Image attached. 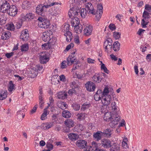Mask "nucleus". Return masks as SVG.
Listing matches in <instances>:
<instances>
[{
  "label": "nucleus",
  "mask_w": 151,
  "mask_h": 151,
  "mask_svg": "<svg viewBox=\"0 0 151 151\" xmlns=\"http://www.w3.org/2000/svg\"><path fill=\"white\" fill-rule=\"evenodd\" d=\"M97 7V10L96 12L93 6L91 3H88L86 5V8L87 10V11L89 13L93 15L96 14V18L99 20L103 13V7L102 5L99 4L98 5Z\"/></svg>",
  "instance_id": "obj_1"
},
{
  "label": "nucleus",
  "mask_w": 151,
  "mask_h": 151,
  "mask_svg": "<svg viewBox=\"0 0 151 151\" xmlns=\"http://www.w3.org/2000/svg\"><path fill=\"white\" fill-rule=\"evenodd\" d=\"M111 107L113 113L112 114L111 112H106L104 114V119L105 121L107 122L112 121L114 117V115H115L116 116L118 114L117 107L115 101L111 102Z\"/></svg>",
  "instance_id": "obj_2"
},
{
  "label": "nucleus",
  "mask_w": 151,
  "mask_h": 151,
  "mask_svg": "<svg viewBox=\"0 0 151 151\" xmlns=\"http://www.w3.org/2000/svg\"><path fill=\"white\" fill-rule=\"evenodd\" d=\"M9 1V0H0V11L1 12L7 13L8 12L10 6Z\"/></svg>",
  "instance_id": "obj_3"
},
{
  "label": "nucleus",
  "mask_w": 151,
  "mask_h": 151,
  "mask_svg": "<svg viewBox=\"0 0 151 151\" xmlns=\"http://www.w3.org/2000/svg\"><path fill=\"white\" fill-rule=\"evenodd\" d=\"M39 20L38 26L39 27L45 29L48 28L50 25V21L44 18L39 17L38 19Z\"/></svg>",
  "instance_id": "obj_4"
},
{
  "label": "nucleus",
  "mask_w": 151,
  "mask_h": 151,
  "mask_svg": "<svg viewBox=\"0 0 151 151\" xmlns=\"http://www.w3.org/2000/svg\"><path fill=\"white\" fill-rule=\"evenodd\" d=\"M100 145V144L93 141L92 142V146H88L86 149L83 150V151H104L103 150L99 148Z\"/></svg>",
  "instance_id": "obj_5"
},
{
  "label": "nucleus",
  "mask_w": 151,
  "mask_h": 151,
  "mask_svg": "<svg viewBox=\"0 0 151 151\" xmlns=\"http://www.w3.org/2000/svg\"><path fill=\"white\" fill-rule=\"evenodd\" d=\"M40 63L45 64L48 62L50 59V54L47 52H41L39 56Z\"/></svg>",
  "instance_id": "obj_6"
},
{
  "label": "nucleus",
  "mask_w": 151,
  "mask_h": 151,
  "mask_svg": "<svg viewBox=\"0 0 151 151\" xmlns=\"http://www.w3.org/2000/svg\"><path fill=\"white\" fill-rule=\"evenodd\" d=\"M52 32L50 31H45L42 34V38L43 40L45 42L50 41L51 38L53 37Z\"/></svg>",
  "instance_id": "obj_7"
},
{
  "label": "nucleus",
  "mask_w": 151,
  "mask_h": 151,
  "mask_svg": "<svg viewBox=\"0 0 151 151\" xmlns=\"http://www.w3.org/2000/svg\"><path fill=\"white\" fill-rule=\"evenodd\" d=\"M102 104L104 106H107L111 102L112 99L111 95L103 96L101 100Z\"/></svg>",
  "instance_id": "obj_8"
},
{
  "label": "nucleus",
  "mask_w": 151,
  "mask_h": 151,
  "mask_svg": "<svg viewBox=\"0 0 151 151\" xmlns=\"http://www.w3.org/2000/svg\"><path fill=\"white\" fill-rule=\"evenodd\" d=\"M112 40L110 38H108L106 39L104 42V46L106 51L108 52V49L112 48Z\"/></svg>",
  "instance_id": "obj_9"
},
{
  "label": "nucleus",
  "mask_w": 151,
  "mask_h": 151,
  "mask_svg": "<svg viewBox=\"0 0 151 151\" xmlns=\"http://www.w3.org/2000/svg\"><path fill=\"white\" fill-rule=\"evenodd\" d=\"M86 89L89 91H93L96 88L95 85L91 81H88L85 84Z\"/></svg>",
  "instance_id": "obj_10"
},
{
  "label": "nucleus",
  "mask_w": 151,
  "mask_h": 151,
  "mask_svg": "<svg viewBox=\"0 0 151 151\" xmlns=\"http://www.w3.org/2000/svg\"><path fill=\"white\" fill-rule=\"evenodd\" d=\"M45 7L44 6V5L42 4L38 5L36 9L37 13L39 15L44 16L45 12Z\"/></svg>",
  "instance_id": "obj_11"
},
{
  "label": "nucleus",
  "mask_w": 151,
  "mask_h": 151,
  "mask_svg": "<svg viewBox=\"0 0 151 151\" xmlns=\"http://www.w3.org/2000/svg\"><path fill=\"white\" fill-rule=\"evenodd\" d=\"M76 145L80 149H86L87 142L86 141L83 140H78L76 142Z\"/></svg>",
  "instance_id": "obj_12"
},
{
  "label": "nucleus",
  "mask_w": 151,
  "mask_h": 151,
  "mask_svg": "<svg viewBox=\"0 0 151 151\" xmlns=\"http://www.w3.org/2000/svg\"><path fill=\"white\" fill-rule=\"evenodd\" d=\"M29 37L28 31L27 29H25L23 30L21 33L20 38L23 41H27Z\"/></svg>",
  "instance_id": "obj_13"
},
{
  "label": "nucleus",
  "mask_w": 151,
  "mask_h": 151,
  "mask_svg": "<svg viewBox=\"0 0 151 151\" xmlns=\"http://www.w3.org/2000/svg\"><path fill=\"white\" fill-rule=\"evenodd\" d=\"M101 142L102 146L104 148H109L111 146V142L108 139L104 138Z\"/></svg>",
  "instance_id": "obj_14"
},
{
  "label": "nucleus",
  "mask_w": 151,
  "mask_h": 151,
  "mask_svg": "<svg viewBox=\"0 0 151 151\" xmlns=\"http://www.w3.org/2000/svg\"><path fill=\"white\" fill-rule=\"evenodd\" d=\"M17 7L15 6L12 5V7L10 6L7 13L11 16H14L17 14Z\"/></svg>",
  "instance_id": "obj_15"
},
{
  "label": "nucleus",
  "mask_w": 151,
  "mask_h": 151,
  "mask_svg": "<svg viewBox=\"0 0 151 151\" xmlns=\"http://www.w3.org/2000/svg\"><path fill=\"white\" fill-rule=\"evenodd\" d=\"M78 11L74 7L70 8L68 12L69 17L71 18L76 17L75 16L78 15V13H80L78 12Z\"/></svg>",
  "instance_id": "obj_16"
},
{
  "label": "nucleus",
  "mask_w": 151,
  "mask_h": 151,
  "mask_svg": "<svg viewBox=\"0 0 151 151\" xmlns=\"http://www.w3.org/2000/svg\"><path fill=\"white\" fill-rule=\"evenodd\" d=\"M103 78L102 74L99 73H96L92 77L93 80L96 83L101 82Z\"/></svg>",
  "instance_id": "obj_17"
},
{
  "label": "nucleus",
  "mask_w": 151,
  "mask_h": 151,
  "mask_svg": "<svg viewBox=\"0 0 151 151\" xmlns=\"http://www.w3.org/2000/svg\"><path fill=\"white\" fill-rule=\"evenodd\" d=\"M93 31V27L91 25L87 26L84 30V34L86 36H89L91 34Z\"/></svg>",
  "instance_id": "obj_18"
},
{
  "label": "nucleus",
  "mask_w": 151,
  "mask_h": 151,
  "mask_svg": "<svg viewBox=\"0 0 151 151\" xmlns=\"http://www.w3.org/2000/svg\"><path fill=\"white\" fill-rule=\"evenodd\" d=\"M103 135V133L102 132L98 131L94 133L93 137L96 141H98L101 139Z\"/></svg>",
  "instance_id": "obj_19"
},
{
  "label": "nucleus",
  "mask_w": 151,
  "mask_h": 151,
  "mask_svg": "<svg viewBox=\"0 0 151 151\" xmlns=\"http://www.w3.org/2000/svg\"><path fill=\"white\" fill-rule=\"evenodd\" d=\"M67 93L65 91H60L57 93V96L59 99H64L67 98Z\"/></svg>",
  "instance_id": "obj_20"
},
{
  "label": "nucleus",
  "mask_w": 151,
  "mask_h": 151,
  "mask_svg": "<svg viewBox=\"0 0 151 151\" xmlns=\"http://www.w3.org/2000/svg\"><path fill=\"white\" fill-rule=\"evenodd\" d=\"M119 121V119L117 117H114L109 123V125L111 128H113L117 125Z\"/></svg>",
  "instance_id": "obj_21"
},
{
  "label": "nucleus",
  "mask_w": 151,
  "mask_h": 151,
  "mask_svg": "<svg viewBox=\"0 0 151 151\" xmlns=\"http://www.w3.org/2000/svg\"><path fill=\"white\" fill-rule=\"evenodd\" d=\"M54 125V123L53 122H47L42 124V129H48Z\"/></svg>",
  "instance_id": "obj_22"
},
{
  "label": "nucleus",
  "mask_w": 151,
  "mask_h": 151,
  "mask_svg": "<svg viewBox=\"0 0 151 151\" xmlns=\"http://www.w3.org/2000/svg\"><path fill=\"white\" fill-rule=\"evenodd\" d=\"M94 99L96 101L100 100L101 98H102V96L101 94V90H98L96 93L94 95Z\"/></svg>",
  "instance_id": "obj_23"
},
{
  "label": "nucleus",
  "mask_w": 151,
  "mask_h": 151,
  "mask_svg": "<svg viewBox=\"0 0 151 151\" xmlns=\"http://www.w3.org/2000/svg\"><path fill=\"white\" fill-rule=\"evenodd\" d=\"M120 44L118 41L114 42L112 46L113 50L115 52L118 51L120 49Z\"/></svg>",
  "instance_id": "obj_24"
},
{
  "label": "nucleus",
  "mask_w": 151,
  "mask_h": 151,
  "mask_svg": "<svg viewBox=\"0 0 151 151\" xmlns=\"http://www.w3.org/2000/svg\"><path fill=\"white\" fill-rule=\"evenodd\" d=\"M71 19V24L72 27H75L79 24V21L78 18L75 17Z\"/></svg>",
  "instance_id": "obj_25"
},
{
  "label": "nucleus",
  "mask_w": 151,
  "mask_h": 151,
  "mask_svg": "<svg viewBox=\"0 0 151 151\" xmlns=\"http://www.w3.org/2000/svg\"><path fill=\"white\" fill-rule=\"evenodd\" d=\"M58 3L57 2H54L53 0H48L47 5H44V6L45 9L49 8L55 5L58 4Z\"/></svg>",
  "instance_id": "obj_26"
},
{
  "label": "nucleus",
  "mask_w": 151,
  "mask_h": 151,
  "mask_svg": "<svg viewBox=\"0 0 151 151\" xmlns=\"http://www.w3.org/2000/svg\"><path fill=\"white\" fill-rule=\"evenodd\" d=\"M64 35L66 38V41L68 42H70L73 37L70 31L66 32Z\"/></svg>",
  "instance_id": "obj_27"
},
{
  "label": "nucleus",
  "mask_w": 151,
  "mask_h": 151,
  "mask_svg": "<svg viewBox=\"0 0 151 151\" xmlns=\"http://www.w3.org/2000/svg\"><path fill=\"white\" fill-rule=\"evenodd\" d=\"M111 131V130L110 129H106L104 130L103 132H102L103 135L109 138L112 134Z\"/></svg>",
  "instance_id": "obj_28"
},
{
  "label": "nucleus",
  "mask_w": 151,
  "mask_h": 151,
  "mask_svg": "<svg viewBox=\"0 0 151 151\" xmlns=\"http://www.w3.org/2000/svg\"><path fill=\"white\" fill-rule=\"evenodd\" d=\"M69 138L71 140H75L77 139L78 137V134L74 133H70L68 135Z\"/></svg>",
  "instance_id": "obj_29"
},
{
  "label": "nucleus",
  "mask_w": 151,
  "mask_h": 151,
  "mask_svg": "<svg viewBox=\"0 0 151 151\" xmlns=\"http://www.w3.org/2000/svg\"><path fill=\"white\" fill-rule=\"evenodd\" d=\"M120 145L116 143H114L111 148V151H120Z\"/></svg>",
  "instance_id": "obj_30"
},
{
  "label": "nucleus",
  "mask_w": 151,
  "mask_h": 151,
  "mask_svg": "<svg viewBox=\"0 0 151 151\" xmlns=\"http://www.w3.org/2000/svg\"><path fill=\"white\" fill-rule=\"evenodd\" d=\"M11 34L10 32L8 31H6L3 33L1 36L2 39L6 40L9 39L11 37Z\"/></svg>",
  "instance_id": "obj_31"
},
{
  "label": "nucleus",
  "mask_w": 151,
  "mask_h": 151,
  "mask_svg": "<svg viewBox=\"0 0 151 151\" xmlns=\"http://www.w3.org/2000/svg\"><path fill=\"white\" fill-rule=\"evenodd\" d=\"M47 109L48 107L45 109L43 113L41 115V119L42 120H45L47 118V116L49 114V112H48L47 110Z\"/></svg>",
  "instance_id": "obj_32"
},
{
  "label": "nucleus",
  "mask_w": 151,
  "mask_h": 151,
  "mask_svg": "<svg viewBox=\"0 0 151 151\" xmlns=\"http://www.w3.org/2000/svg\"><path fill=\"white\" fill-rule=\"evenodd\" d=\"M31 5L30 3L28 1H24L22 5V7L23 9H27L30 7Z\"/></svg>",
  "instance_id": "obj_33"
},
{
  "label": "nucleus",
  "mask_w": 151,
  "mask_h": 151,
  "mask_svg": "<svg viewBox=\"0 0 151 151\" xmlns=\"http://www.w3.org/2000/svg\"><path fill=\"white\" fill-rule=\"evenodd\" d=\"M65 124L67 127L70 128L73 126L74 122L71 119H67L65 121Z\"/></svg>",
  "instance_id": "obj_34"
},
{
  "label": "nucleus",
  "mask_w": 151,
  "mask_h": 151,
  "mask_svg": "<svg viewBox=\"0 0 151 151\" xmlns=\"http://www.w3.org/2000/svg\"><path fill=\"white\" fill-rule=\"evenodd\" d=\"M58 106L62 109H64L67 107V105L65 103L59 101L58 103Z\"/></svg>",
  "instance_id": "obj_35"
},
{
  "label": "nucleus",
  "mask_w": 151,
  "mask_h": 151,
  "mask_svg": "<svg viewBox=\"0 0 151 151\" xmlns=\"http://www.w3.org/2000/svg\"><path fill=\"white\" fill-rule=\"evenodd\" d=\"M36 67L37 73H35V74L33 76V78L37 76V72L42 73L43 71V67L42 66L40 65H36Z\"/></svg>",
  "instance_id": "obj_36"
},
{
  "label": "nucleus",
  "mask_w": 151,
  "mask_h": 151,
  "mask_svg": "<svg viewBox=\"0 0 151 151\" xmlns=\"http://www.w3.org/2000/svg\"><path fill=\"white\" fill-rule=\"evenodd\" d=\"M15 89L14 85L12 81L9 82V86L8 90L9 91L11 92Z\"/></svg>",
  "instance_id": "obj_37"
},
{
  "label": "nucleus",
  "mask_w": 151,
  "mask_h": 151,
  "mask_svg": "<svg viewBox=\"0 0 151 151\" xmlns=\"http://www.w3.org/2000/svg\"><path fill=\"white\" fill-rule=\"evenodd\" d=\"M68 64V65H71L74 62L76 61V58H73L69 57L67 59Z\"/></svg>",
  "instance_id": "obj_38"
},
{
  "label": "nucleus",
  "mask_w": 151,
  "mask_h": 151,
  "mask_svg": "<svg viewBox=\"0 0 151 151\" xmlns=\"http://www.w3.org/2000/svg\"><path fill=\"white\" fill-rule=\"evenodd\" d=\"M35 17V15L31 13L26 14L24 16L25 20H28L30 19H33Z\"/></svg>",
  "instance_id": "obj_39"
},
{
  "label": "nucleus",
  "mask_w": 151,
  "mask_h": 151,
  "mask_svg": "<svg viewBox=\"0 0 151 151\" xmlns=\"http://www.w3.org/2000/svg\"><path fill=\"white\" fill-rule=\"evenodd\" d=\"M109 93V88L107 87H106L104 88L103 91H102L101 90V94L102 96H108L109 95L108 94Z\"/></svg>",
  "instance_id": "obj_40"
},
{
  "label": "nucleus",
  "mask_w": 151,
  "mask_h": 151,
  "mask_svg": "<svg viewBox=\"0 0 151 151\" xmlns=\"http://www.w3.org/2000/svg\"><path fill=\"white\" fill-rule=\"evenodd\" d=\"M150 15H151V14H149V13L144 11L142 14V17H143L142 19L148 20L150 18Z\"/></svg>",
  "instance_id": "obj_41"
},
{
  "label": "nucleus",
  "mask_w": 151,
  "mask_h": 151,
  "mask_svg": "<svg viewBox=\"0 0 151 151\" xmlns=\"http://www.w3.org/2000/svg\"><path fill=\"white\" fill-rule=\"evenodd\" d=\"M101 70H103L104 72L108 74L109 73V71L106 67L105 64H104L102 61L101 62Z\"/></svg>",
  "instance_id": "obj_42"
},
{
  "label": "nucleus",
  "mask_w": 151,
  "mask_h": 151,
  "mask_svg": "<svg viewBox=\"0 0 151 151\" xmlns=\"http://www.w3.org/2000/svg\"><path fill=\"white\" fill-rule=\"evenodd\" d=\"M29 49V45L28 44H23L21 46V50L22 52H26Z\"/></svg>",
  "instance_id": "obj_43"
},
{
  "label": "nucleus",
  "mask_w": 151,
  "mask_h": 151,
  "mask_svg": "<svg viewBox=\"0 0 151 151\" xmlns=\"http://www.w3.org/2000/svg\"><path fill=\"white\" fill-rule=\"evenodd\" d=\"M6 29L8 30L13 31L15 27L13 23H10L6 25Z\"/></svg>",
  "instance_id": "obj_44"
},
{
  "label": "nucleus",
  "mask_w": 151,
  "mask_h": 151,
  "mask_svg": "<svg viewBox=\"0 0 151 151\" xmlns=\"http://www.w3.org/2000/svg\"><path fill=\"white\" fill-rule=\"evenodd\" d=\"M7 96V91H2L0 92V100H3Z\"/></svg>",
  "instance_id": "obj_45"
},
{
  "label": "nucleus",
  "mask_w": 151,
  "mask_h": 151,
  "mask_svg": "<svg viewBox=\"0 0 151 151\" xmlns=\"http://www.w3.org/2000/svg\"><path fill=\"white\" fill-rule=\"evenodd\" d=\"M81 16L83 18H84L87 15V11L86 9H81L80 11Z\"/></svg>",
  "instance_id": "obj_46"
},
{
  "label": "nucleus",
  "mask_w": 151,
  "mask_h": 151,
  "mask_svg": "<svg viewBox=\"0 0 151 151\" xmlns=\"http://www.w3.org/2000/svg\"><path fill=\"white\" fill-rule=\"evenodd\" d=\"M128 139L127 138L124 137L122 142V146L123 148H128V146L127 143Z\"/></svg>",
  "instance_id": "obj_47"
},
{
  "label": "nucleus",
  "mask_w": 151,
  "mask_h": 151,
  "mask_svg": "<svg viewBox=\"0 0 151 151\" xmlns=\"http://www.w3.org/2000/svg\"><path fill=\"white\" fill-rule=\"evenodd\" d=\"M74 27L75 31L76 33H78L79 32H82L83 28L81 25L79 24Z\"/></svg>",
  "instance_id": "obj_48"
},
{
  "label": "nucleus",
  "mask_w": 151,
  "mask_h": 151,
  "mask_svg": "<svg viewBox=\"0 0 151 151\" xmlns=\"http://www.w3.org/2000/svg\"><path fill=\"white\" fill-rule=\"evenodd\" d=\"M90 106L91 105L89 103H85L82 105L81 109L82 111H84L85 110L88 109Z\"/></svg>",
  "instance_id": "obj_49"
},
{
  "label": "nucleus",
  "mask_w": 151,
  "mask_h": 151,
  "mask_svg": "<svg viewBox=\"0 0 151 151\" xmlns=\"http://www.w3.org/2000/svg\"><path fill=\"white\" fill-rule=\"evenodd\" d=\"M63 116L65 118H68L70 117L71 114L68 111H63L62 113Z\"/></svg>",
  "instance_id": "obj_50"
},
{
  "label": "nucleus",
  "mask_w": 151,
  "mask_h": 151,
  "mask_svg": "<svg viewBox=\"0 0 151 151\" xmlns=\"http://www.w3.org/2000/svg\"><path fill=\"white\" fill-rule=\"evenodd\" d=\"M80 66V64L78 62L74 63L73 68L72 69V72H73L74 71L76 70L77 69L79 68Z\"/></svg>",
  "instance_id": "obj_51"
},
{
  "label": "nucleus",
  "mask_w": 151,
  "mask_h": 151,
  "mask_svg": "<svg viewBox=\"0 0 151 151\" xmlns=\"http://www.w3.org/2000/svg\"><path fill=\"white\" fill-rule=\"evenodd\" d=\"M73 109L75 111H77L80 109V105L77 103H73L71 105Z\"/></svg>",
  "instance_id": "obj_52"
},
{
  "label": "nucleus",
  "mask_w": 151,
  "mask_h": 151,
  "mask_svg": "<svg viewBox=\"0 0 151 151\" xmlns=\"http://www.w3.org/2000/svg\"><path fill=\"white\" fill-rule=\"evenodd\" d=\"M145 11L151 14V5L148 4H146L145 6Z\"/></svg>",
  "instance_id": "obj_53"
},
{
  "label": "nucleus",
  "mask_w": 151,
  "mask_h": 151,
  "mask_svg": "<svg viewBox=\"0 0 151 151\" xmlns=\"http://www.w3.org/2000/svg\"><path fill=\"white\" fill-rule=\"evenodd\" d=\"M148 22L147 20H145V19H142L141 22V24L143 28L146 27V25L148 24Z\"/></svg>",
  "instance_id": "obj_54"
},
{
  "label": "nucleus",
  "mask_w": 151,
  "mask_h": 151,
  "mask_svg": "<svg viewBox=\"0 0 151 151\" xmlns=\"http://www.w3.org/2000/svg\"><path fill=\"white\" fill-rule=\"evenodd\" d=\"M85 116L86 114L84 113L78 114L77 115L78 117V119H84L85 117Z\"/></svg>",
  "instance_id": "obj_55"
},
{
  "label": "nucleus",
  "mask_w": 151,
  "mask_h": 151,
  "mask_svg": "<svg viewBox=\"0 0 151 151\" xmlns=\"http://www.w3.org/2000/svg\"><path fill=\"white\" fill-rule=\"evenodd\" d=\"M121 34L119 32H115L113 33L114 37L116 39H119L120 37Z\"/></svg>",
  "instance_id": "obj_56"
},
{
  "label": "nucleus",
  "mask_w": 151,
  "mask_h": 151,
  "mask_svg": "<svg viewBox=\"0 0 151 151\" xmlns=\"http://www.w3.org/2000/svg\"><path fill=\"white\" fill-rule=\"evenodd\" d=\"M42 47L43 49H44L45 50L49 49L50 48V44L48 43H45L42 44Z\"/></svg>",
  "instance_id": "obj_57"
},
{
  "label": "nucleus",
  "mask_w": 151,
  "mask_h": 151,
  "mask_svg": "<svg viewBox=\"0 0 151 151\" xmlns=\"http://www.w3.org/2000/svg\"><path fill=\"white\" fill-rule=\"evenodd\" d=\"M69 27L70 26L68 24H66L64 25L62 30L64 32L69 31Z\"/></svg>",
  "instance_id": "obj_58"
},
{
  "label": "nucleus",
  "mask_w": 151,
  "mask_h": 151,
  "mask_svg": "<svg viewBox=\"0 0 151 151\" xmlns=\"http://www.w3.org/2000/svg\"><path fill=\"white\" fill-rule=\"evenodd\" d=\"M73 77L75 78H77L78 79H81L82 78V75L78 74L76 72H75L73 73Z\"/></svg>",
  "instance_id": "obj_59"
},
{
  "label": "nucleus",
  "mask_w": 151,
  "mask_h": 151,
  "mask_svg": "<svg viewBox=\"0 0 151 151\" xmlns=\"http://www.w3.org/2000/svg\"><path fill=\"white\" fill-rule=\"evenodd\" d=\"M109 27L111 31L115 30L116 28L115 24L112 23L110 24L109 25Z\"/></svg>",
  "instance_id": "obj_60"
},
{
  "label": "nucleus",
  "mask_w": 151,
  "mask_h": 151,
  "mask_svg": "<svg viewBox=\"0 0 151 151\" xmlns=\"http://www.w3.org/2000/svg\"><path fill=\"white\" fill-rule=\"evenodd\" d=\"M76 90L73 88L70 89L68 91V93L70 95H72L73 93L76 94Z\"/></svg>",
  "instance_id": "obj_61"
},
{
  "label": "nucleus",
  "mask_w": 151,
  "mask_h": 151,
  "mask_svg": "<svg viewBox=\"0 0 151 151\" xmlns=\"http://www.w3.org/2000/svg\"><path fill=\"white\" fill-rule=\"evenodd\" d=\"M87 62L89 64H94L95 63L94 60L90 58H88L87 59Z\"/></svg>",
  "instance_id": "obj_62"
},
{
  "label": "nucleus",
  "mask_w": 151,
  "mask_h": 151,
  "mask_svg": "<svg viewBox=\"0 0 151 151\" xmlns=\"http://www.w3.org/2000/svg\"><path fill=\"white\" fill-rule=\"evenodd\" d=\"M49 100L50 104H48V106H47L48 107L49 106H52L54 101V100L53 99L52 97L51 96H50L49 97Z\"/></svg>",
  "instance_id": "obj_63"
},
{
  "label": "nucleus",
  "mask_w": 151,
  "mask_h": 151,
  "mask_svg": "<svg viewBox=\"0 0 151 151\" xmlns=\"http://www.w3.org/2000/svg\"><path fill=\"white\" fill-rule=\"evenodd\" d=\"M66 61H63L61 63V67L62 68H65L66 67Z\"/></svg>",
  "instance_id": "obj_64"
}]
</instances>
